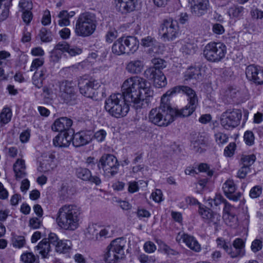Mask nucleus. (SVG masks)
<instances>
[{
	"mask_svg": "<svg viewBox=\"0 0 263 263\" xmlns=\"http://www.w3.org/2000/svg\"><path fill=\"white\" fill-rule=\"evenodd\" d=\"M245 143L249 146L252 145L254 143V135L252 132L247 131L245 133L243 136Z\"/></svg>",
	"mask_w": 263,
	"mask_h": 263,
	"instance_id": "obj_48",
	"label": "nucleus"
},
{
	"mask_svg": "<svg viewBox=\"0 0 263 263\" xmlns=\"http://www.w3.org/2000/svg\"><path fill=\"white\" fill-rule=\"evenodd\" d=\"M145 64L142 59H137L130 60L126 65L125 69L132 74H139L144 69Z\"/></svg>",
	"mask_w": 263,
	"mask_h": 263,
	"instance_id": "obj_17",
	"label": "nucleus"
},
{
	"mask_svg": "<svg viewBox=\"0 0 263 263\" xmlns=\"http://www.w3.org/2000/svg\"><path fill=\"white\" fill-rule=\"evenodd\" d=\"M156 40L150 36L144 37L141 41V45L144 47H151L156 46Z\"/></svg>",
	"mask_w": 263,
	"mask_h": 263,
	"instance_id": "obj_44",
	"label": "nucleus"
},
{
	"mask_svg": "<svg viewBox=\"0 0 263 263\" xmlns=\"http://www.w3.org/2000/svg\"><path fill=\"white\" fill-rule=\"evenodd\" d=\"M49 240V235L47 238L43 239L37 246L34 248L35 250L38 251L43 258H47L49 257V254L51 250Z\"/></svg>",
	"mask_w": 263,
	"mask_h": 263,
	"instance_id": "obj_25",
	"label": "nucleus"
},
{
	"mask_svg": "<svg viewBox=\"0 0 263 263\" xmlns=\"http://www.w3.org/2000/svg\"><path fill=\"white\" fill-rule=\"evenodd\" d=\"M25 243V239L23 236H18L13 240V246L18 248L23 247Z\"/></svg>",
	"mask_w": 263,
	"mask_h": 263,
	"instance_id": "obj_58",
	"label": "nucleus"
},
{
	"mask_svg": "<svg viewBox=\"0 0 263 263\" xmlns=\"http://www.w3.org/2000/svg\"><path fill=\"white\" fill-rule=\"evenodd\" d=\"M216 142L218 144H223L227 142L228 137L225 134L222 133H217L215 135Z\"/></svg>",
	"mask_w": 263,
	"mask_h": 263,
	"instance_id": "obj_50",
	"label": "nucleus"
},
{
	"mask_svg": "<svg viewBox=\"0 0 263 263\" xmlns=\"http://www.w3.org/2000/svg\"><path fill=\"white\" fill-rule=\"evenodd\" d=\"M176 239L179 242L181 239L185 243L186 246L191 250L196 252H199L201 250V246L198 241L192 236L187 234H180L177 237Z\"/></svg>",
	"mask_w": 263,
	"mask_h": 263,
	"instance_id": "obj_19",
	"label": "nucleus"
},
{
	"mask_svg": "<svg viewBox=\"0 0 263 263\" xmlns=\"http://www.w3.org/2000/svg\"><path fill=\"white\" fill-rule=\"evenodd\" d=\"M46 70L42 68L39 71H35L32 77V82L37 88H41L43 86V81L45 78Z\"/></svg>",
	"mask_w": 263,
	"mask_h": 263,
	"instance_id": "obj_32",
	"label": "nucleus"
},
{
	"mask_svg": "<svg viewBox=\"0 0 263 263\" xmlns=\"http://www.w3.org/2000/svg\"><path fill=\"white\" fill-rule=\"evenodd\" d=\"M72 124L71 119L67 117H61L57 119L52 125V130L62 133L68 129Z\"/></svg>",
	"mask_w": 263,
	"mask_h": 263,
	"instance_id": "obj_23",
	"label": "nucleus"
},
{
	"mask_svg": "<svg viewBox=\"0 0 263 263\" xmlns=\"http://www.w3.org/2000/svg\"><path fill=\"white\" fill-rule=\"evenodd\" d=\"M137 0H116V10L125 14L135 10Z\"/></svg>",
	"mask_w": 263,
	"mask_h": 263,
	"instance_id": "obj_22",
	"label": "nucleus"
},
{
	"mask_svg": "<svg viewBox=\"0 0 263 263\" xmlns=\"http://www.w3.org/2000/svg\"><path fill=\"white\" fill-rule=\"evenodd\" d=\"M99 227L96 224H89L85 231V237L88 239L98 240Z\"/></svg>",
	"mask_w": 263,
	"mask_h": 263,
	"instance_id": "obj_31",
	"label": "nucleus"
},
{
	"mask_svg": "<svg viewBox=\"0 0 263 263\" xmlns=\"http://www.w3.org/2000/svg\"><path fill=\"white\" fill-rule=\"evenodd\" d=\"M114 230L112 228L108 226L106 227H104L101 229L99 230L98 231V240H101L102 238H106L107 237H110L113 234Z\"/></svg>",
	"mask_w": 263,
	"mask_h": 263,
	"instance_id": "obj_40",
	"label": "nucleus"
},
{
	"mask_svg": "<svg viewBox=\"0 0 263 263\" xmlns=\"http://www.w3.org/2000/svg\"><path fill=\"white\" fill-rule=\"evenodd\" d=\"M198 213L206 222L217 224L220 220V215L213 212L210 209L202 205H199Z\"/></svg>",
	"mask_w": 263,
	"mask_h": 263,
	"instance_id": "obj_16",
	"label": "nucleus"
},
{
	"mask_svg": "<svg viewBox=\"0 0 263 263\" xmlns=\"http://www.w3.org/2000/svg\"><path fill=\"white\" fill-rule=\"evenodd\" d=\"M262 187L256 185L252 187L250 191V196L252 198H256L260 196L262 193Z\"/></svg>",
	"mask_w": 263,
	"mask_h": 263,
	"instance_id": "obj_52",
	"label": "nucleus"
},
{
	"mask_svg": "<svg viewBox=\"0 0 263 263\" xmlns=\"http://www.w3.org/2000/svg\"><path fill=\"white\" fill-rule=\"evenodd\" d=\"M71 56H75L76 55L80 54L82 53V49L78 48L76 46H68V49L66 51Z\"/></svg>",
	"mask_w": 263,
	"mask_h": 263,
	"instance_id": "obj_61",
	"label": "nucleus"
},
{
	"mask_svg": "<svg viewBox=\"0 0 263 263\" xmlns=\"http://www.w3.org/2000/svg\"><path fill=\"white\" fill-rule=\"evenodd\" d=\"M159 32L163 41H173L180 34L179 26L177 21L172 18L165 19L160 25Z\"/></svg>",
	"mask_w": 263,
	"mask_h": 263,
	"instance_id": "obj_6",
	"label": "nucleus"
},
{
	"mask_svg": "<svg viewBox=\"0 0 263 263\" xmlns=\"http://www.w3.org/2000/svg\"><path fill=\"white\" fill-rule=\"evenodd\" d=\"M72 142V133L65 132L58 134L53 139V143L55 146L67 147Z\"/></svg>",
	"mask_w": 263,
	"mask_h": 263,
	"instance_id": "obj_18",
	"label": "nucleus"
},
{
	"mask_svg": "<svg viewBox=\"0 0 263 263\" xmlns=\"http://www.w3.org/2000/svg\"><path fill=\"white\" fill-rule=\"evenodd\" d=\"M144 74L146 78L153 81L157 87H163L167 84L166 77L160 70L149 68L145 71Z\"/></svg>",
	"mask_w": 263,
	"mask_h": 263,
	"instance_id": "obj_11",
	"label": "nucleus"
},
{
	"mask_svg": "<svg viewBox=\"0 0 263 263\" xmlns=\"http://www.w3.org/2000/svg\"><path fill=\"white\" fill-rule=\"evenodd\" d=\"M122 94L111 95L105 101V108L112 116L120 118L129 111V103L137 110L142 108L144 98L152 96L151 85L144 78L135 76L126 80L122 85Z\"/></svg>",
	"mask_w": 263,
	"mask_h": 263,
	"instance_id": "obj_1",
	"label": "nucleus"
},
{
	"mask_svg": "<svg viewBox=\"0 0 263 263\" xmlns=\"http://www.w3.org/2000/svg\"><path fill=\"white\" fill-rule=\"evenodd\" d=\"M39 36L43 42H50L52 40L51 32L45 28H42L39 32Z\"/></svg>",
	"mask_w": 263,
	"mask_h": 263,
	"instance_id": "obj_41",
	"label": "nucleus"
},
{
	"mask_svg": "<svg viewBox=\"0 0 263 263\" xmlns=\"http://www.w3.org/2000/svg\"><path fill=\"white\" fill-rule=\"evenodd\" d=\"M197 104H189L181 109H173L171 107L173 121L175 117H187L191 115L195 110Z\"/></svg>",
	"mask_w": 263,
	"mask_h": 263,
	"instance_id": "obj_24",
	"label": "nucleus"
},
{
	"mask_svg": "<svg viewBox=\"0 0 263 263\" xmlns=\"http://www.w3.org/2000/svg\"><path fill=\"white\" fill-rule=\"evenodd\" d=\"M152 62L154 64V67L152 68H155L156 69L160 70L166 66L165 61L161 59L154 58L152 60Z\"/></svg>",
	"mask_w": 263,
	"mask_h": 263,
	"instance_id": "obj_51",
	"label": "nucleus"
},
{
	"mask_svg": "<svg viewBox=\"0 0 263 263\" xmlns=\"http://www.w3.org/2000/svg\"><path fill=\"white\" fill-rule=\"evenodd\" d=\"M241 111L239 109H228L221 116V124L226 129L233 128L238 126L241 119Z\"/></svg>",
	"mask_w": 263,
	"mask_h": 263,
	"instance_id": "obj_9",
	"label": "nucleus"
},
{
	"mask_svg": "<svg viewBox=\"0 0 263 263\" xmlns=\"http://www.w3.org/2000/svg\"><path fill=\"white\" fill-rule=\"evenodd\" d=\"M78 84L81 93L88 98H92L95 96V89L99 86L97 81L95 79L83 78L79 80Z\"/></svg>",
	"mask_w": 263,
	"mask_h": 263,
	"instance_id": "obj_10",
	"label": "nucleus"
},
{
	"mask_svg": "<svg viewBox=\"0 0 263 263\" xmlns=\"http://www.w3.org/2000/svg\"><path fill=\"white\" fill-rule=\"evenodd\" d=\"M76 175L79 178L87 181L91 177V172L87 168L79 167L76 170Z\"/></svg>",
	"mask_w": 263,
	"mask_h": 263,
	"instance_id": "obj_39",
	"label": "nucleus"
},
{
	"mask_svg": "<svg viewBox=\"0 0 263 263\" xmlns=\"http://www.w3.org/2000/svg\"><path fill=\"white\" fill-rule=\"evenodd\" d=\"M233 246L234 249L231 248L230 256L231 257L235 258L245 255V242L242 239L239 238L235 239L233 242Z\"/></svg>",
	"mask_w": 263,
	"mask_h": 263,
	"instance_id": "obj_26",
	"label": "nucleus"
},
{
	"mask_svg": "<svg viewBox=\"0 0 263 263\" xmlns=\"http://www.w3.org/2000/svg\"><path fill=\"white\" fill-rule=\"evenodd\" d=\"M256 157L254 155H242L241 158V165L244 166H250L255 162Z\"/></svg>",
	"mask_w": 263,
	"mask_h": 263,
	"instance_id": "obj_43",
	"label": "nucleus"
},
{
	"mask_svg": "<svg viewBox=\"0 0 263 263\" xmlns=\"http://www.w3.org/2000/svg\"><path fill=\"white\" fill-rule=\"evenodd\" d=\"M227 53L226 45L221 42H210L204 47L203 55L209 61L217 62L224 58Z\"/></svg>",
	"mask_w": 263,
	"mask_h": 263,
	"instance_id": "obj_7",
	"label": "nucleus"
},
{
	"mask_svg": "<svg viewBox=\"0 0 263 263\" xmlns=\"http://www.w3.org/2000/svg\"><path fill=\"white\" fill-rule=\"evenodd\" d=\"M180 44L181 46L180 48V50L184 55L194 54L198 48L196 44L192 43L188 40L181 41Z\"/></svg>",
	"mask_w": 263,
	"mask_h": 263,
	"instance_id": "obj_29",
	"label": "nucleus"
},
{
	"mask_svg": "<svg viewBox=\"0 0 263 263\" xmlns=\"http://www.w3.org/2000/svg\"><path fill=\"white\" fill-rule=\"evenodd\" d=\"M50 243L55 246V250L60 253H65L71 249L72 243L69 240H60L54 233L49 234Z\"/></svg>",
	"mask_w": 263,
	"mask_h": 263,
	"instance_id": "obj_15",
	"label": "nucleus"
},
{
	"mask_svg": "<svg viewBox=\"0 0 263 263\" xmlns=\"http://www.w3.org/2000/svg\"><path fill=\"white\" fill-rule=\"evenodd\" d=\"M37 257L32 252L23 253L21 259L24 263H34Z\"/></svg>",
	"mask_w": 263,
	"mask_h": 263,
	"instance_id": "obj_46",
	"label": "nucleus"
},
{
	"mask_svg": "<svg viewBox=\"0 0 263 263\" xmlns=\"http://www.w3.org/2000/svg\"><path fill=\"white\" fill-rule=\"evenodd\" d=\"M123 37H121L118 39L113 44L112 51L114 54L119 55L127 53L125 46H124V42H123Z\"/></svg>",
	"mask_w": 263,
	"mask_h": 263,
	"instance_id": "obj_33",
	"label": "nucleus"
},
{
	"mask_svg": "<svg viewBox=\"0 0 263 263\" xmlns=\"http://www.w3.org/2000/svg\"><path fill=\"white\" fill-rule=\"evenodd\" d=\"M19 6L24 11H29L32 8V3L30 0H21Z\"/></svg>",
	"mask_w": 263,
	"mask_h": 263,
	"instance_id": "obj_55",
	"label": "nucleus"
},
{
	"mask_svg": "<svg viewBox=\"0 0 263 263\" xmlns=\"http://www.w3.org/2000/svg\"><path fill=\"white\" fill-rule=\"evenodd\" d=\"M180 91L185 95L187 97L189 104H198V97L195 90L187 86H180Z\"/></svg>",
	"mask_w": 263,
	"mask_h": 263,
	"instance_id": "obj_30",
	"label": "nucleus"
},
{
	"mask_svg": "<svg viewBox=\"0 0 263 263\" xmlns=\"http://www.w3.org/2000/svg\"><path fill=\"white\" fill-rule=\"evenodd\" d=\"M69 14L67 11L63 10L60 12L58 16L60 18L58 21L59 25L61 26H67L70 24Z\"/></svg>",
	"mask_w": 263,
	"mask_h": 263,
	"instance_id": "obj_38",
	"label": "nucleus"
},
{
	"mask_svg": "<svg viewBox=\"0 0 263 263\" xmlns=\"http://www.w3.org/2000/svg\"><path fill=\"white\" fill-rule=\"evenodd\" d=\"M201 77L200 69L199 67H190L187 68L184 73V78L186 80L190 79H199Z\"/></svg>",
	"mask_w": 263,
	"mask_h": 263,
	"instance_id": "obj_34",
	"label": "nucleus"
},
{
	"mask_svg": "<svg viewBox=\"0 0 263 263\" xmlns=\"http://www.w3.org/2000/svg\"><path fill=\"white\" fill-rule=\"evenodd\" d=\"M95 138L98 142L103 141L106 136V132L103 129H100L93 134Z\"/></svg>",
	"mask_w": 263,
	"mask_h": 263,
	"instance_id": "obj_57",
	"label": "nucleus"
},
{
	"mask_svg": "<svg viewBox=\"0 0 263 263\" xmlns=\"http://www.w3.org/2000/svg\"><path fill=\"white\" fill-rule=\"evenodd\" d=\"M97 21L96 14L90 12L81 13L76 21L74 32L83 37L91 35L96 30Z\"/></svg>",
	"mask_w": 263,
	"mask_h": 263,
	"instance_id": "obj_3",
	"label": "nucleus"
},
{
	"mask_svg": "<svg viewBox=\"0 0 263 263\" xmlns=\"http://www.w3.org/2000/svg\"><path fill=\"white\" fill-rule=\"evenodd\" d=\"M212 31L215 34H222L224 32V29L222 25L215 23L213 25Z\"/></svg>",
	"mask_w": 263,
	"mask_h": 263,
	"instance_id": "obj_64",
	"label": "nucleus"
},
{
	"mask_svg": "<svg viewBox=\"0 0 263 263\" xmlns=\"http://www.w3.org/2000/svg\"><path fill=\"white\" fill-rule=\"evenodd\" d=\"M98 165L102 168L106 176L112 177L118 173L119 164L114 155L104 154L100 159Z\"/></svg>",
	"mask_w": 263,
	"mask_h": 263,
	"instance_id": "obj_8",
	"label": "nucleus"
},
{
	"mask_svg": "<svg viewBox=\"0 0 263 263\" xmlns=\"http://www.w3.org/2000/svg\"><path fill=\"white\" fill-rule=\"evenodd\" d=\"M191 12L196 16H200L204 14L209 7V0H193Z\"/></svg>",
	"mask_w": 263,
	"mask_h": 263,
	"instance_id": "obj_21",
	"label": "nucleus"
},
{
	"mask_svg": "<svg viewBox=\"0 0 263 263\" xmlns=\"http://www.w3.org/2000/svg\"><path fill=\"white\" fill-rule=\"evenodd\" d=\"M74 88L72 82L64 81L60 84V96L66 103H69L74 98Z\"/></svg>",
	"mask_w": 263,
	"mask_h": 263,
	"instance_id": "obj_13",
	"label": "nucleus"
},
{
	"mask_svg": "<svg viewBox=\"0 0 263 263\" xmlns=\"http://www.w3.org/2000/svg\"><path fill=\"white\" fill-rule=\"evenodd\" d=\"M151 196L156 202H160L162 201V193L160 190H156L155 192L152 193Z\"/></svg>",
	"mask_w": 263,
	"mask_h": 263,
	"instance_id": "obj_60",
	"label": "nucleus"
},
{
	"mask_svg": "<svg viewBox=\"0 0 263 263\" xmlns=\"http://www.w3.org/2000/svg\"><path fill=\"white\" fill-rule=\"evenodd\" d=\"M124 46H125L127 53L135 52L139 48V41L136 37L128 36L123 37Z\"/></svg>",
	"mask_w": 263,
	"mask_h": 263,
	"instance_id": "obj_28",
	"label": "nucleus"
},
{
	"mask_svg": "<svg viewBox=\"0 0 263 263\" xmlns=\"http://www.w3.org/2000/svg\"><path fill=\"white\" fill-rule=\"evenodd\" d=\"M246 75L250 81L256 85L263 84V68L254 64L248 66L246 68Z\"/></svg>",
	"mask_w": 263,
	"mask_h": 263,
	"instance_id": "obj_12",
	"label": "nucleus"
},
{
	"mask_svg": "<svg viewBox=\"0 0 263 263\" xmlns=\"http://www.w3.org/2000/svg\"><path fill=\"white\" fill-rule=\"evenodd\" d=\"M148 120L150 123L158 126H168L173 121L171 106L168 104H161L159 107L152 109L149 112Z\"/></svg>",
	"mask_w": 263,
	"mask_h": 263,
	"instance_id": "obj_4",
	"label": "nucleus"
},
{
	"mask_svg": "<svg viewBox=\"0 0 263 263\" xmlns=\"http://www.w3.org/2000/svg\"><path fill=\"white\" fill-rule=\"evenodd\" d=\"M44 63V59L43 58L34 59L32 63L30 68V71H36L37 69L41 67Z\"/></svg>",
	"mask_w": 263,
	"mask_h": 263,
	"instance_id": "obj_47",
	"label": "nucleus"
},
{
	"mask_svg": "<svg viewBox=\"0 0 263 263\" xmlns=\"http://www.w3.org/2000/svg\"><path fill=\"white\" fill-rule=\"evenodd\" d=\"M236 144L233 143H230L224 150V155L226 157H231L234 155L235 149Z\"/></svg>",
	"mask_w": 263,
	"mask_h": 263,
	"instance_id": "obj_54",
	"label": "nucleus"
},
{
	"mask_svg": "<svg viewBox=\"0 0 263 263\" xmlns=\"http://www.w3.org/2000/svg\"><path fill=\"white\" fill-rule=\"evenodd\" d=\"M217 247L223 249L228 254L230 255L231 247H229L228 243L222 238H218L216 239Z\"/></svg>",
	"mask_w": 263,
	"mask_h": 263,
	"instance_id": "obj_49",
	"label": "nucleus"
},
{
	"mask_svg": "<svg viewBox=\"0 0 263 263\" xmlns=\"http://www.w3.org/2000/svg\"><path fill=\"white\" fill-rule=\"evenodd\" d=\"M51 23V15L49 10H46L44 12V14L42 19V24L44 26L50 24Z\"/></svg>",
	"mask_w": 263,
	"mask_h": 263,
	"instance_id": "obj_63",
	"label": "nucleus"
},
{
	"mask_svg": "<svg viewBox=\"0 0 263 263\" xmlns=\"http://www.w3.org/2000/svg\"><path fill=\"white\" fill-rule=\"evenodd\" d=\"M222 189L225 195L234 193L236 190V185L232 180L228 179L224 183Z\"/></svg>",
	"mask_w": 263,
	"mask_h": 263,
	"instance_id": "obj_42",
	"label": "nucleus"
},
{
	"mask_svg": "<svg viewBox=\"0 0 263 263\" xmlns=\"http://www.w3.org/2000/svg\"><path fill=\"white\" fill-rule=\"evenodd\" d=\"M243 8L242 6L233 5L230 7L228 11L229 15L231 18H238L242 16Z\"/></svg>",
	"mask_w": 263,
	"mask_h": 263,
	"instance_id": "obj_36",
	"label": "nucleus"
},
{
	"mask_svg": "<svg viewBox=\"0 0 263 263\" xmlns=\"http://www.w3.org/2000/svg\"><path fill=\"white\" fill-rule=\"evenodd\" d=\"M12 117V111L10 108L4 107L0 114V123L6 124L9 123Z\"/></svg>",
	"mask_w": 263,
	"mask_h": 263,
	"instance_id": "obj_37",
	"label": "nucleus"
},
{
	"mask_svg": "<svg viewBox=\"0 0 263 263\" xmlns=\"http://www.w3.org/2000/svg\"><path fill=\"white\" fill-rule=\"evenodd\" d=\"M223 218L226 224L232 228H236L238 225V219L234 214H223Z\"/></svg>",
	"mask_w": 263,
	"mask_h": 263,
	"instance_id": "obj_35",
	"label": "nucleus"
},
{
	"mask_svg": "<svg viewBox=\"0 0 263 263\" xmlns=\"http://www.w3.org/2000/svg\"><path fill=\"white\" fill-rule=\"evenodd\" d=\"M93 138L91 130H83L72 134V144L75 147H80L90 143Z\"/></svg>",
	"mask_w": 263,
	"mask_h": 263,
	"instance_id": "obj_14",
	"label": "nucleus"
},
{
	"mask_svg": "<svg viewBox=\"0 0 263 263\" xmlns=\"http://www.w3.org/2000/svg\"><path fill=\"white\" fill-rule=\"evenodd\" d=\"M180 91V86L175 87L172 89L168 90L161 98V104H166L167 103L168 99L167 98V96H171L177 92Z\"/></svg>",
	"mask_w": 263,
	"mask_h": 263,
	"instance_id": "obj_45",
	"label": "nucleus"
},
{
	"mask_svg": "<svg viewBox=\"0 0 263 263\" xmlns=\"http://www.w3.org/2000/svg\"><path fill=\"white\" fill-rule=\"evenodd\" d=\"M81 210L75 204L62 206L57 213L56 222L62 229L73 231L77 229L81 221Z\"/></svg>",
	"mask_w": 263,
	"mask_h": 263,
	"instance_id": "obj_2",
	"label": "nucleus"
},
{
	"mask_svg": "<svg viewBox=\"0 0 263 263\" xmlns=\"http://www.w3.org/2000/svg\"><path fill=\"white\" fill-rule=\"evenodd\" d=\"M55 157L52 154H48L43 156L38 171L41 172H46L53 170L56 166L54 159Z\"/></svg>",
	"mask_w": 263,
	"mask_h": 263,
	"instance_id": "obj_20",
	"label": "nucleus"
},
{
	"mask_svg": "<svg viewBox=\"0 0 263 263\" xmlns=\"http://www.w3.org/2000/svg\"><path fill=\"white\" fill-rule=\"evenodd\" d=\"M13 167L16 179L20 180L26 176V166L24 160L17 159L14 163Z\"/></svg>",
	"mask_w": 263,
	"mask_h": 263,
	"instance_id": "obj_27",
	"label": "nucleus"
},
{
	"mask_svg": "<svg viewBox=\"0 0 263 263\" xmlns=\"http://www.w3.org/2000/svg\"><path fill=\"white\" fill-rule=\"evenodd\" d=\"M198 170L200 172H205L209 176H212L213 174V171L210 169L207 164L201 163L198 166Z\"/></svg>",
	"mask_w": 263,
	"mask_h": 263,
	"instance_id": "obj_62",
	"label": "nucleus"
},
{
	"mask_svg": "<svg viewBox=\"0 0 263 263\" xmlns=\"http://www.w3.org/2000/svg\"><path fill=\"white\" fill-rule=\"evenodd\" d=\"M143 248L145 252L147 253H154L157 249L156 246L154 243L150 241L145 242Z\"/></svg>",
	"mask_w": 263,
	"mask_h": 263,
	"instance_id": "obj_53",
	"label": "nucleus"
},
{
	"mask_svg": "<svg viewBox=\"0 0 263 263\" xmlns=\"http://www.w3.org/2000/svg\"><path fill=\"white\" fill-rule=\"evenodd\" d=\"M69 45L66 42H59L55 45L54 49L58 51H61L62 52H66L68 49Z\"/></svg>",
	"mask_w": 263,
	"mask_h": 263,
	"instance_id": "obj_59",
	"label": "nucleus"
},
{
	"mask_svg": "<svg viewBox=\"0 0 263 263\" xmlns=\"http://www.w3.org/2000/svg\"><path fill=\"white\" fill-rule=\"evenodd\" d=\"M126 241L123 238H118L112 240L106 248L104 259L108 263H115L124 258V248Z\"/></svg>",
	"mask_w": 263,
	"mask_h": 263,
	"instance_id": "obj_5",
	"label": "nucleus"
},
{
	"mask_svg": "<svg viewBox=\"0 0 263 263\" xmlns=\"http://www.w3.org/2000/svg\"><path fill=\"white\" fill-rule=\"evenodd\" d=\"M262 241L259 239H255L252 242L251 245V250L252 251L256 253L262 249Z\"/></svg>",
	"mask_w": 263,
	"mask_h": 263,
	"instance_id": "obj_56",
	"label": "nucleus"
}]
</instances>
